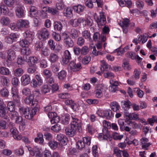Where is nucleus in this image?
Segmentation results:
<instances>
[{"instance_id": "1", "label": "nucleus", "mask_w": 157, "mask_h": 157, "mask_svg": "<svg viewBox=\"0 0 157 157\" xmlns=\"http://www.w3.org/2000/svg\"><path fill=\"white\" fill-rule=\"evenodd\" d=\"M39 110V106L35 107L32 109L25 107H20L19 108L20 113L24 115L26 118L29 120L32 119L36 114V112L38 111Z\"/></svg>"}, {"instance_id": "2", "label": "nucleus", "mask_w": 157, "mask_h": 157, "mask_svg": "<svg viewBox=\"0 0 157 157\" xmlns=\"http://www.w3.org/2000/svg\"><path fill=\"white\" fill-rule=\"evenodd\" d=\"M72 120L70 125L80 132L82 131V124L80 120L75 117H72Z\"/></svg>"}, {"instance_id": "3", "label": "nucleus", "mask_w": 157, "mask_h": 157, "mask_svg": "<svg viewBox=\"0 0 157 157\" xmlns=\"http://www.w3.org/2000/svg\"><path fill=\"white\" fill-rule=\"evenodd\" d=\"M96 21L99 26H102L105 25L106 23V21L105 16L103 13H100L98 16L94 17Z\"/></svg>"}, {"instance_id": "4", "label": "nucleus", "mask_w": 157, "mask_h": 157, "mask_svg": "<svg viewBox=\"0 0 157 157\" xmlns=\"http://www.w3.org/2000/svg\"><path fill=\"white\" fill-rule=\"evenodd\" d=\"M69 67L71 70L73 71H78L82 68L81 63L76 62V60H72L70 62Z\"/></svg>"}, {"instance_id": "5", "label": "nucleus", "mask_w": 157, "mask_h": 157, "mask_svg": "<svg viewBox=\"0 0 157 157\" xmlns=\"http://www.w3.org/2000/svg\"><path fill=\"white\" fill-rule=\"evenodd\" d=\"M38 34L39 38L43 40L48 38L50 34L48 30L44 28L38 31Z\"/></svg>"}, {"instance_id": "6", "label": "nucleus", "mask_w": 157, "mask_h": 157, "mask_svg": "<svg viewBox=\"0 0 157 157\" xmlns=\"http://www.w3.org/2000/svg\"><path fill=\"white\" fill-rule=\"evenodd\" d=\"M24 101L27 105L31 104V105L35 106V107L39 106L37 105L38 101L34 99V96L33 95H30L26 97Z\"/></svg>"}, {"instance_id": "7", "label": "nucleus", "mask_w": 157, "mask_h": 157, "mask_svg": "<svg viewBox=\"0 0 157 157\" xmlns=\"http://www.w3.org/2000/svg\"><path fill=\"white\" fill-rule=\"evenodd\" d=\"M29 22L26 20L20 19L17 21V27L19 29L21 28H28L29 27Z\"/></svg>"}, {"instance_id": "8", "label": "nucleus", "mask_w": 157, "mask_h": 157, "mask_svg": "<svg viewBox=\"0 0 157 157\" xmlns=\"http://www.w3.org/2000/svg\"><path fill=\"white\" fill-rule=\"evenodd\" d=\"M16 16L18 18L23 17L25 16L24 7L22 6L17 7L15 11Z\"/></svg>"}, {"instance_id": "9", "label": "nucleus", "mask_w": 157, "mask_h": 157, "mask_svg": "<svg viewBox=\"0 0 157 157\" xmlns=\"http://www.w3.org/2000/svg\"><path fill=\"white\" fill-rule=\"evenodd\" d=\"M85 19L83 17H79L77 19H71L69 21L70 25L73 27L78 26L79 24L84 21Z\"/></svg>"}, {"instance_id": "10", "label": "nucleus", "mask_w": 157, "mask_h": 157, "mask_svg": "<svg viewBox=\"0 0 157 157\" xmlns=\"http://www.w3.org/2000/svg\"><path fill=\"white\" fill-rule=\"evenodd\" d=\"M130 24V20L128 19L125 18L123 20L121 23H120V25L123 29V32L125 33H126L128 32L127 28Z\"/></svg>"}, {"instance_id": "11", "label": "nucleus", "mask_w": 157, "mask_h": 157, "mask_svg": "<svg viewBox=\"0 0 157 157\" xmlns=\"http://www.w3.org/2000/svg\"><path fill=\"white\" fill-rule=\"evenodd\" d=\"M7 54L6 62L11 63L12 61L16 58L15 52L14 51L9 50L7 52Z\"/></svg>"}, {"instance_id": "12", "label": "nucleus", "mask_w": 157, "mask_h": 157, "mask_svg": "<svg viewBox=\"0 0 157 157\" xmlns=\"http://www.w3.org/2000/svg\"><path fill=\"white\" fill-rule=\"evenodd\" d=\"M76 129L74 128L71 125L70 127L66 128L65 129L66 135H68L71 137L73 136L76 134Z\"/></svg>"}, {"instance_id": "13", "label": "nucleus", "mask_w": 157, "mask_h": 157, "mask_svg": "<svg viewBox=\"0 0 157 157\" xmlns=\"http://www.w3.org/2000/svg\"><path fill=\"white\" fill-rule=\"evenodd\" d=\"M21 84L24 86H26L30 82L31 79L29 75L25 74L23 75L21 79Z\"/></svg>"}, {"instance_id": "14", "label": "nucleus", "mask_w": 157, "mask_h": 157, "mask_svg": "<svg viewBox=\"0 0 157 157\" xmlns=\"http://www.w3.org/2000/svg\"><path fill=\"white\" fill-rule=\"evenodd\" d=\"M57 140L60 142L62 144L65 145L67 144V139L66 136L60 134L57 135Z\"/></svg>"}, {"instance_id": "15", "label": "nucleus", "mask_w": 157, "mask_h": 157, "mask_svg": "<svg viewBox=\"0 0 157 157\" xmlns=\"http://www.w3.org/2000/svg\"><path fill=\"white\" fill-rule=\"evenodd\" d=\"M24 37L25 39L32 41L33 39V33L31 31L27 30L24 33Z\"/></svg>"}, {"instance_id": "16", "label": "nucleus", "mask_w": 157, "mask_h": 157, "mask_svg": "<svg viewBox=\"0 0 157 157\" xmlns=\"http://www.w3.org/2000/svg\"><path fill=\"white\" fill-rule=\"evenodd\" d=\"M103 113V116L105 117L107 119H110L111 118L114 116V114L110 109L105 110L103 111L102 114ZM102 116L103 115H102Z\"/></svg>"}, {"instance_id": "17", "label": "nucleus", "mask_w": 157, "mask_h": 157, "mask_svg": "<svg viewBox=\"0 0 157 157\" xmlns=\"http://www.w3.org/2000/svg\"><path fill=\"white\" fill-rule=\"evenodd\" d=\"M102 131L103 133H100L98 136V138L100 140L106 139L109 136V134L106 128L103 129Z\"/></svg>"}, {"instance_id": "18", "label": "nucleus", "mask_w": 157, "mask_h": 157, "mask_svg": "<svg viewBox=\"0 0 157 157\" xmlns=\"http://www.w3.org/2000/svg\"><path fill=\"white\" fill-rule=\"evenodd\" d=\"M37 58L35 56H31L29 57L28 60V63L29 66H36L35 64L37 63Z\"/></svg>"}, {"instance_id": "19", "label": "nucleus", "mask_w": 157, "mask_h": 157, "mask_svg": "<svg viewBox=\"0 0 157 157\" xmlns=\"http://www.w3.org/2000/svg\"><path fill=\"white\" fill-rule=\"evenodd\" d=\"M85 7L81 4H78L77 6H73V9L74 11L78 13H80L83 11Z\"/></svg>"}, {"instance_id": "20", "label": "nucleus", "mask_w": 157, "mask_h": 157, "mask_svg": "<svg viewBox=\"0 0 157 157\" xmlns=\"http://www.w3.org/2000/svg\"><path fill=\"white\" fill-rule=\"evenodd\" d=\"M121 106L125 110H127L130 108L131 102L129 100L122 101L121 102Z\"/></svg>"}, {"instance_id": "21", "label": "nucleus", "mask_w": 157, "mask_h": 157, "mask_svg": "<svg viewBox=\"0 0 157 157\" xmlns=\"http://www.w3.org/2000/svg\"><path fill=\"white\" fill-rule=\"evenodd\" d=\"M101 62L102 64L101 65V67L100 68L101 71H108L110 69H112L111 66L108 64L104 61L103 60L101 61Z\"/></svg>"}, {"instance_id": "22", "label": "nucleus", "mask_w": 157, "mask_h": 157, "mask_svg": "<svg viewBox=\"0 0 157 157\" xmlns=\"http://www.w3.org/2000/svg\"><path fill=\"white\" fill-rule=\"evenodd\" d=\"M37 137L35 138L34 139L35 142L40 144H42L44 142L43 134L40 132H39L37 133Z\"/></svg>"}, {"instance_id": "23", "label": "nucleus", "mask_w": 157, "mask_h": 157, "mask_svg": "<svg viewBox=\"0 0 157 157\" xmlns=\"http://www.w3.org/2000/svg\"><path fill=\"white\" fill-rule=\"evenodd\" d=\"M59 59L57 54L54 53H52L50 54L49 60L52 63H55Z\"/></svg>"}, {"instance_id": "24", "label": "nucleus", "mask_w": 157, "mask_h": 157, "mask_svg": "<svg viewBox=\"0 0 157 157\" xmlns=\"http://www.w3.org/2000/svg\"><path fill=\"white\" fill-rule=\"evenodd\" d=\"M64 16L69 18L73 16L72 9L71 7H67L64 12Z\"/></svg>"}, {"instance_id": "25", "label": "nucleus", "mask_w": 157, "mask_h": 157, "mask_svg": "<svg viewBox=\"0 0 157 157\" xmlns=\"http://www.w3.org/2000/svg\"><path fill=\"white\" fill-rule=\"evenodd\" d=\"M70 117L68 114H66L63 117L62 119V123L64 125L68 124L70 121Z\"/></svg>"}, {"instance_id": "26", "label": "nucleus", "mask_w": 157, "mask_h": 157, "mask_svg": "<svg viewBox=\"0 0 157 157\" xmlns=\"http://www.w3.org/2000/svg\"><path fill=\"white\" fill-rule=\"evenodd\" d=\"M103 89L101 87H98L95 89L94 91L95 96L98 98L101 97L102 95V90Z\"/></svg>"}, {"instance_id": "27", "label": "nucleus", "mask_w": 157, "mask_h": 157, "mask_svg": "<svg viewBox=\"0 0 157 157\" xmlns=\"http://www.w3.org/2000/svg\"><path fill=\"white\" fill-rule=\"evenodd\" d=\"M0 22L2 25H7L10 23V20L8 17L3 16L1 18Z\"/></svg>"}, {"instance_id": "28", "label": "nucleus", "mask_w": 157, "mask_h": 157, "mask_svg": "<svg viewBox=\"0 0 157 157\" xmlns=\"http://www.w3.org/2000/svg\"><path fill=\"white\" fill-rule=\"evenodd\" d=\"M64 41L66 46L68 47H72L74 45V43L70 37H66L64 39Z\"/></svg>"}, {"instance_id": "29", "label": "nucleus", "mask_w": 157, "mask_h": 157, "mask_svg": "<svg viewBox=\"0 0 157 157\" xmlns=\"http://www.w3.org/2000/svg\"><path fill=\"white\" fill-rule=\"evenodd\" d=\"M1 14L3 13L4 15H7L9 13V9L7 7L3 4H2L0 6Z\"/></svg>"}, {"instance_id": "30", "label": "nucleus", "mask_w": 157, "mask_h": 157, "mask_svg": "<svg viewBox=\"0 0 157 157\" xmlns=\"http://www.w3.org/2000/svg\"><path fill=\"white\" fill-rule=\"evenodd\" d=\"M32 41L24 39L20 41V45L23 47H27L31 43Z\"/></svg>"}, {"instance_id": "31", "label": "nucleus", "mask_w": 157, "mask_h": 157, "mask_svg": "<svg viewBox=\"0 0 157 157\" xmlns=\"http://www.w3.org/2000/svg\"><path fill=\"white\" fill-rule=\"evenodd\" d=\"M54 27L55 30L60 31L62 29L63 26L60 22L56 21L54 23Z\"/></svg>"}, {"instance_id": "32", "label": "nucleus", "mask_w": 157, "mask_h": 157, "mask_svg": "<svg viewBox=\"0 0 157 157\" xmlns=\"http://www.w3.org/2000/svg\"><path fill=\"white\" fill-rule=\"evenodd\" d=\"M82 36L86 39H88L89 40H91V34L88 30H85L83 31L82 33Z\"/></svg>"}, {"instance_id": "33", "label": "nucleus", "mask_w": 157, "mask_h": 157, "mask_svg": "<svg viewBox=\"0 0 157 157\" xmlns=\"http://www.w3.org/2000/svg\"><path fill=\"white\" fill-rule=\"evenodd\" d=\"M110 105L112 109L114 112H117V110H119L120 108L118 103L116 101H113L111 102Z\"/></svg>"}, {"instance_id": "34", "label": "nucleus", "mask_w": 157, "mask_h": 157, "mask_svg": "<svg viewBox=\"0 0 157 157\" xmlns=\"http://www.w3.org/2000/svg\"><path fill=\"white\" fill-rule=\"evenodd\" d=\"M70 36L72 39H76L78 36V31L75 29H72L70 32Z\"/></svg>"}, {"instance_id": "35", "label": "nucleus", "mask_w": 157, "mask_h": 157, "mask_svg": "<svg viewBox=\"0 0 157 157\" xmlns=\"http://www.w3.org/2000/svg\"><path fill=\"white\" fill-rule=\"evenodd\" d=\"M28 149L30 152L31 155L32 156L35 155V153L40 150L38 148L36 147L32 148L31 147H28Z\"/></svg>"}, {"instance_id": "36", "label": "nucleus", "mask_w": 157, "mask_h": 157, "mask_svg": "<svg viewBox=\"0 0 157 157\" xmlns=\"http://www.w3.org/2000/svg\"><path fill=\"white\" fill-rule=\"evenodd\" d=\"M24 73V71L21 68H17L14 71V74L16 76L19 77L21 76Z\"/></svg>"}, {"instance_id": "37", "label": "nucleus", "mask_w": 157, "mask_h": 157, "mask_svg": "<svg viewBox=\"0 0 157 157\" xmlns=\"http://www.w3.org/2000/svg\"><path fill=\"white\" fill-rule=\"evenodd\" d=\"M10 71L8 68L4 67H2L0 68V73L2 75H9Z\"/></svg>"}, {"instance_id": "38", "label": "nucleus", "mask_w": 157, "mask_h": 157, "mask_svg": "<svg viewBox=\"0 0 157 157\" xmlns=\"http://www.w3.org/2000/svg\"><path fill=\"white\" fill-rule=\"evenodd\" d=\"M21 52L22 54L27 56L30 55L31 53L30 49L28 47L21 49Z\"/></svg>"}, {"instance_id": "39", "label": "nucleus", "mask_w": 157, "mask_h": 157, "mask_svg": "<svg viewBox=\"0 0 157 157\" xmlns=\"http://www.w3.org/2000/svg\"><path fill=\"white\" fill-rule=\"evenodd\" d=\"M77 148L80 150H82L85 146V143L81 140H78L76 143Z\"/></svg>"}, {"instance_id": "40", "label": "nucleus", "mask_w": 157, "mask_h": 157, "mask_svg": "<svg viewBox=\"0 0 157 157\" xmlns=\"http://www.w3.org/2000/svg\"><path fill=\"white\" fill-rule=\"evenodd\" d=\"M29 67L27 69V72L30 74H33L34 73L37 67L36 66L32 65V66H29Z\"/></svg>"}, {"instance_id": "41", "label": "nucleus", "mask_w": 157, "mask_h": 157, "mask_svg": "<svg viewBox=\"0 0 157 157\" xmlns=\"http://www.w3.org/2000/svg\"><path fill=\"white\" fill-rule=\"evenodd\" d=\"M56 7L58 10H63L65 7L64 2L62 1H59L56 3Z\"/></svg>"}, {"instance_id": "42", "label": "nucleus", "mask_w": 157, "mask_h": 157, "mask_svg": "<svg viewBox=\"0 0 157 157\" xmlns=\"http://www.w3.org/2000/svg\"><path fill=\"white\" fill-rule=\"evenodd\" d=\"M51 88L47 85H44L42 87L41 91L43 93L45 94L50 92Z\"/></svg>"}, {"instance_id": "43", "label": "nucleus", "mask_w": 157, "mask_h": 157, "mask_svg": "<svg viewBox=\"0 0 157 157\" xmlns=\"http://www.w3.org/2000/svg\"><path fill=\"white\" fill-rule=\"evenodd\" d=\"M122 151L118 149L117 147H114L113 149V154L117 157H121V153Z\"/></svg>"}, {"instance_id": "44", "label": "nucleus", "mask_w": 157, "mask_h": 157, "mask_svg": "<svg viewBox=\"0 0 157 157\" xmlns=\"http://www.w3.org/2000/svg\"><path fill=\"white\" fill-rule=\"evenodd\" d=\"M41 54L45 56H48L49 54V50L45 47H43L41 50Z\"/></svg>"}, {"instance_id": "45", "label": "nucleus", "mask_w": 157, "mask_h": 157, "mask_svg": "<svg viewBox=\"0 0 157 157\" xmlns=\"http://www.w3.org/2000/svg\"><path fill=\"white\" fill-rule=\"evenodd\" d=\"M113 138L115 140H121L123 137V135H120L119 133L117 132H114L113 133Z\"/></svg>"}, {"instance_id": "46", "label": "nucleus", "mask_w": 157, "mask_h": 157, "mask_svg": "<svg viewBox=\"0 0 157 157\" xmlns=\"http://www.w3.org/2000/svg\"><path fill=\"white\" fill-rule=\"evenodd\" d=\"M66 75V72L64 70L61 71L58 74V77L60 80H63Z\"/></svg>"}, {"instance_id": "47", "label": "nucleus", "mask_w": 157, "mask_h": 157, "mask_svg": "<svg viewBox=\"0 0 157 157\" xmlns=\"http://www.w3.org/2000/svg\"><path fill=\"white\" fill-rule=\"evenodd\" d=\"M123 62L122 67L124 69L126 70H129L130 67L129 66L128 61L126 59H125L123 60Z\"/></svg>"}, {"instance_id": "48", "label": "nucleus", "mask_w": 157, "mask_h": 157, "mask_svg": "<svg viewBox=\"0 0 157 157\" xmlns=\"http://www.w3.org/2000/svg\"><path fill=\"white\" fill-rule=\"evenodd\" d=\"M0 116L4 119H7L8 117L6 115V113L5 110V108L0 109Z\"/></svg>"}, {"instance_id": "49", "label": "nucleus", "mask_w": 157, "mask_h": 157, "mask_svg": "<svg viewBox=\"0 0 157 157\" xmlns=\"http://www.w3.org/2000/svg\"><path fill=\"white\" fill-rule=\"evenodd\" d=\"M0 94L3 97H7L9 94V91L6 88H3L0 91Z\"/></svg>"}, {"instance_id": "50", "label": "nucleus", "mask_w": 157, "mask_h": 157, "mask_svg": "<svg viewBox=\"0 0 157 157\" xmlns=\"http://www.w3.org/2000/svg\"><path fill=\"white\" fill-rule=\"evenodd\" d=\"M9 116L13 120L16 118L19 115L17 112L15 111L10 112L8 113Z\"/></svg>"}, {"instance_id": "51", "label": "nucleus", "mask_w": 157, "mask_h": 157, "mask_svg": "<svg viewBox=\"0 0 157 157\" xmlns=\"http://www.w3.org/2000/svg\"><path fill=\"white\" fill-rule=\"evenodd\" d=\"M51 129L54 132H58L61 130L60 126L59 124H57L52 126L51 127Z\"/></svg>"}, {"instance_id": "52", "label": "nucleus", "mask_w": 157, "mask_h": 157, "mask_svg": "<svg viewBox=\"0 0 157 157\" xmlns=\"http://www.w3.org/2000/svg\"><path fill=\"white\" fill-rule=\"evenodd\" d=\"M7 107L10 112L15 111L14 105L12 102H9L7 104Z\"/></svg>"}, {"instance_id": "53", "label": "nucleus", "mask_w": 157, "mask_h": 157, "mask_svg": "<svg viewBox=\"0 0 157 157\" xmlns=\"http://www.w3.org/2000/svg\"><path fill=\"white\" fill-rule=\"evenodd\" d=\"M25 63V60L21 56H19L17 58V63L18 65H22Z\"/></svg>"}, {"instance_id": "54", "label": "nucleus", "mask_w": 157, "mask_h": 157, "mask_svg": "<svg viewBox=\"0 0 157 157\" xmlns=\"http://www.w3.org/2000/svg\"><path fill=\"white\" fill-rule=\"evenodd\" d=\"M49 145L51 148L55 149L57 147L58 143L56 141H51L49 142Z\"/></svg>"}, {"instance_id": "55", "label": "nucleus", "mask_w": 157, "mask_h": 157, "mask_svg": "<svg viewBox=\"0 0 157 157\" xmlns=\"http://www.w3.org/2000/svg\"><path fill=\"white\" fill-rule=\"evenodd\" d=\"M12 153V151L9 149H5L2 150L1 154L6 156H9Z\"/></svg>"}, {"instance_id": "56", "label": "nucleus", "mask_w": 157, "mask_h": 157, "mask_svg": "<svg viewBox=\"0 0 157 157\" xmlns=\"http://www.w3.org/2000/svg\"><path fill=\"white\" fill-rule=\"evenodd\" d=\"M48 12L53 15H57L58 14V11L56 9L51 7L48 8Z\"/></svg>"}, {"instance_id": "57", "label": "nucleus", "mask_w": 157, "mask_h": 157, "mask_svg": "<svg viewBox=\"0 0 157 157\" xmlns=\"http://www.w3.org/2000/svg\"><path fill=\"white\" fill-rule=\"evenodd\" d=\"M86 101L90 105L96 104L98 103V100L95 99H88L86 100Z\"/></svg>"}, {"instance_id": "58", "label": "nucleus", "mask_w": 157, "mask_h": 157, "mask_svg": "<svg viewBox=\"0 0 157 157\" xmlns=\"http://www.w3.org/2000/svg\"><path fill=\"white\" fill-rule=\"evenodd\" d=\"M100 35L98 32L95 33L93 36V39L95 42L99 41L100 40Z\"/></svg>"}, {"instance_id": "59", "label": "nucleus", "mask_w": 157, "mask_h": 157, "mask_svg": "<svg viewBox=\"0 0 157 157\" xmlns=\"http://www.w3.org/2000/svg\"><path fill=\"white\" fill-rule=\"evenodd\" d=\"M97 150L98 147L97 145H95L93 146L92 148V151L93 154L95 157H98V154Z\"/></svg>"}, {"instance_id": "60", "label": "nucleus", "mask_w": 157, "mask_h": 157, "mask_svg": "<svg viewBox=\"0 0 157 157\" xmlns=\"http://www.w3.org/2000/svg\"><path fill=\"white\" fill-rule=\"evenodd\" d=\"M104 76L105 78H113L114 77V74L110 72H108L104 74Z\"/></svg>"}, {"instance_id": "61", "label": "nucleus", "mask_w": 157, "mask_h": 157, "mask_svg": "<svg viewBox=\"0 0 157 157\" xmlns=\"http://www.w3.org/2000/svg\"><path fill=\"white\" fill-rule=\"evenodd\" d=\"M91 58L89 56H85L82 60V63L84 64H88L90 61Z\"/></svg>"}, {"instance_id": "62", "label": "nucleus", "mask_w": 157, "mask_h": 157, "mask_svg": "<svg viewBox=\"0 0 157 157\" xmlns=\"http://www.w3.org/2000/svg\"><path fill=\"white\" fill-rule=\"evenodd\" d=\"M84 39L82 37L78 38L77 40V44L79 46H82L84 44Z\"/></svg>"}, {"instance_id": "63", "label": "nucleus", "mask_w": 157, "mask_h": 157, "mask_svg": "<svg viewBox=\"0 0 157 157\" xmlns=\"http://www.w3.org/2000/svg\"><path fill=\"white\" fill-rule=\"evenodd\" d=\"M91 139V138L88 136L83 138V142L88 145H89L90 144Z\"/></svg>"}, {"instance_id": "64", "label": "nucleus", "mask_w": 157, "mask_h": 157, "mask_svg": "<svg viewBox=\"0 0 157 157\" xmlns=\"http://www.w3.org/2000/svg\"><path fill=\"white\" fill-rule=\"evenodd\" d=\"M80 51L81 54L85 55L88 52V48L87 47L84 46L81 49H80Z\"/></svg>"}]
</instances>
